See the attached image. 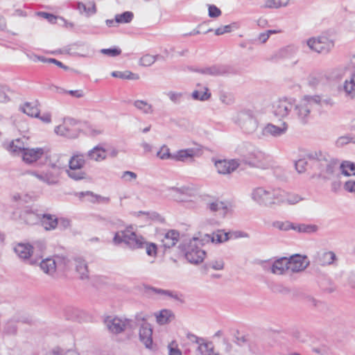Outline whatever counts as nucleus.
I'll return each mask as SVG.
<instances>
[{
	"mask_svg": "<svg viewBox=\"0 0 355 355\" xmlns=\"http://www.w3.org/2000/svg\"><path fill=\"white\" fill-rule=\"evenodd\" d=\"M8 149L12 153L22 154L26 148L24 147L23 141L17 139L10 144Z\"/></svg>",
	"mask_w": 355,
	"mask_h": 355,
	"instance_id": "c9c22d12",
	"label": "nucleus"
},
{
	"mask_svg": "<svg viewBox=\"0 0 355 355\" xmlns=\"http://www.w3.org/2000/svg\"><path fill=\"white\" fill-rule=\"evenodd\" d=\"M155 316L157 322L161 325L168 324L175 319V314L170 309H162Z\"/></svg>",
	"mask_w": 355,
	"mask_h": 355,
	"instance_id": "b1692460",
	"label": "nucleus"
},
{
	"mask_svg": "<svg viewBox=\"0 0 355 355\" xmlns=\"http://www.w3.org/2000/svg\"><path fill=\"white\" fill-rule=\"evenodd\" d=\"M240 164L237 159L218 160L215 162V166L220 174L226 175L234 171Z\"/></svg>",
	"mask_w": 355,
	"mask_h": 355,
	"instance_id": "f8f14e48",
	"label": "nucleus"
},
{
	"mask_svg": "<svg viewBox=\"0 0 355 355\" xmlns=\"http://www.w3.org/2000/svg\"><path fill=\"white\" fill-rule=\"evenodd\" d=\"M112 76H113L114 78H119L121 79H126V80H137L139 78V76L137 74L133 73L129 71H113L112 73Z\"/></svg>",
	"mask_w": 355,
	"mask_h": 355,
	"instance_id": "4c0bfd02",
	"label": "nucleus"
},
{
	"mask_svg": "<svg viewBox=\"0 0 355 355\" xmlns=\"http://www.w3.org/2000/svg\"><path fill=\"white\" fill-rule=\"evenodd\" d=\"M157 155L162 159H173V155L171 154L169 148L166 146H163L161 148V149L157 152Z\"/></svg>",
	"mask_w": 355,
	"mask_h": 355,
	"instance_id": "6e6d98bb",
	"label": "nucleus"
},
{
	"mask_svg": "<svg viewBox=\"0 0 355 355\" xmlns=\"http://www.w3.org/2000/svg\"><path fill=\"white\" fill-rule=\"evenodd\" d=\"M273 227L283 231H287L289 230H293V223H290L288 221L286 222H281V221H276L273 223Z\"/></svg>",
	"mask_w": 355,
	"mask_h": 355,
	"instance_id": "4d7b16f0",
	"label": "nucleus"
},
{
	"mask_svg": "<svg viewBox=\"0 0 355 355\" xmlns=\"http://www.w3.org/2000/svg\"><path fill=\"white\" fill-rule=\"evenodd\" d=\"M191 96L195 100L205 101L210 98L211 93L209 92V89L207 87H205V92H201L198 90H195L193 92Z\"/></svg>",
	"mask_w": 355,
	"mask_h": 355,
	"instance_id": "a19ab883",
	"label": "nucleus"
},
{
	"mask_svg": "<svg viewBox=\"0 0 355 355\" xmlns=\"http://www.w3.org/2000/svg\"><path fill=\"white\" fill-rule=\"evenodd\" d=\"M311 110V105L304 100H302L299 104L294 107V112L302 124L308 123Z\"/></svg>",
	"mask_w": 355,
	"mask_h": 355,
	"instance_id": "ddd939ff",
	"label": "nucleus"
},
{
	"mask_svg": "<svg viewBox=\"0 0 355 355\" xmlns=\"http://www.w3.org/2000/svg\"><path fill=\"white\" fill-rule=\"evenodd\" d=\"M55 261L53 259L46 258L40 262V268L47 274H53L55 271Z\"/></svg>",
	"mask_w": 355,
	"mask_h": 355,
	"instance_id": "2f4dec72",
	"label": "nucleus"
},
{
	"mask_svg": "<svg viewBox=\"0 0 355 355\" xmlns=\"http://www.w3.org/2000/svg\"><path fill=\"white\" fill-rule=\"evenodd\" d=\"M288 129V124L283 122L281 126L275 125L272 123H268L262 130V135L272 136L274 137H280L284 135Z\"/></svg>",
	"mask_w": 355,
	"mask_h": 355,
	"instance_id": "dca6fc26",
	"label": "nucleus"
},
{
	"mask_svg": "<svg viewBox=\"0 0 355 355\" xmlns=\"http://www.w3.org/2000/svg\"><path fill=\"white\" fill-rule=\"evenodd\" d=\"M80 130V121L72 118L65 119L63 124L59 125L55 128V132L57 135L71 139L78 137Z\"/></svg>",
	"mask_w": 355,
	"mask_h": 355,
	"instance_id": "20e7f679",
	"label": "nucleus"
},
{
	"mask_svg": "<svg viewBox=\"0 0 355 355\" xmlns=\"http://www.w3.org/2000/svg\"><path fill=\"white\" fill-rule=\"evenodd\" d=\"M196 153L194 148L180 150L173 156V160L184 162L189 158H193Z\"/></svg>",
	"mask_w": 355,
	"mask_h": 355,
	"instance_id": "c85d7f7f",
	"label": "nucleus"
},
{
	"mask_svg": "<svg viewBox=\"0 0 355 355\" xmlns=\"http://www.w3.org/2000/svg\"><path fill=\"white\" fill-rule=\"evenodd\" d=\"M15 252L22 259L26 260L29 264L35 265L37 259L33 257L31 243H18L15 248Z\"/></svg>",
	"mask_w": 355,
	"mask_h": 355,
	"instance_id": "9b49d317",
	"label": "nucleus"
},
{
	"mask_svg": "<svg viewBox=\"0 0 355 355\" xmlns=\"http://www.w3.org/2000/svg\"><path fill=\"white\" fill-rule=\"evenodd\" d=\"M44 153V150L42 148H28L21 154L23 160L28 163L31 164L37 161Z\"/></svg>",
	"mask_w": 355,
	"mask_h": 355,
	"instance_id": "a211bd4d",
	"label": "nucleus"
},
{
	"mask_svg": "<svg viewBox=\"0 0 355 355\" xmlns=\"http://www.w3.org/2000/svg\"><path fill=\"white\" fill-rule=\"evenodd\" d=\"M207 207L213 212L221 211L223 216H225L227 212L226 204L220 200H215L207 204Z\"/></svg>",
	"mask_w": 355,
	"mask_h": 355,
	"instance_id": "72a5a7b5",
	"label": "nucleus"
},
{
	"mask_svg": "<svg viewBox=\"0 0 355 355\" xmlns=\"http://www.w3.org/2000/svg\"><path fill=\"white\" fill-rule=\"evenodd\" d=\"M46 242L44 240H37L31 243L33 257L37 259L42 258V253L46 250Z\"/></svg>",
	"mask_w": 355,
	"mask_h": 355,
	"instance_id": "5701e85b",
	"label": "nucleus"
},
{
	"mask_svg": "<svg viewBox=\"0 0 355 355\" xmlns=\"http://www.w3.org/2000/svg\"><path fill=\"white\" fill-rule=\"evenodd\" d=\"M236 123L247 134L255 132L259 125L254 112L249 109L243 110L238 113Z\"/></svg>",
	"mask_w": 355,
	"mask_h": 355,
	"instance_id": "7ed1b4c3",
	"label": "nucleus"
},
{
	"mask_svg": "<svg viewBox=\"0 0 355 355\" xmlns=\"http://www.w3.org/2000/svg\"><path fill=\"white\" fill-rule=\"evenodd\" d=\"M134 15L130 11H125L121 14L115 15L114 21L118 24L130 23L133 19Z\"/></svg>",
	"mask_w": 355,
	"mask_h": 355,
	"instance_id": "e433bc0d",
	"label": "nucleus"
},
{
	"mask_svg": "<svg viewBox=\"0 0 355 355\" xmlns=\"http://www.w3.org/2000/svg\"><path fill=\"white\" fill-rule=\"evenodd\" d=\"M46 230H54L58 225V218L51 214H43L40 220Z\"/></svg>",
	"mask_w": 355,
	"mask_h": 355,
	"instance_id": "bb28decb",
	"label": "nucleus"
},
{
	"mask_svg": "<svg viewBox=\"0 0 355 355\" xmlns=\"http://www.w3.org/2000/svg\"><path fill=\"white\" fill-rule=\"evenodd\" d=\"M74 262L76 271L79 274L80 279L82 280H88L89 270L85 260L81 257H76Z\"/></svg>",
	"mask_w": 355,
	"mask_h": 355,
	"instance_id": "aec40b11",
	"label": "nucleus"
},
{
	"mask_svg": "<svg viewBox=\"0 0 355 355\" xmlns=\"http://www.w3.org/2000/svg\"><path fill=\"white\" fill-rule=\"evenodd\" d=\"M306 103H309L311 105V103H314L320 105L322 103V98L320 96L315 95V96H304L302 98Z\"/></svg>",
	"mask_w": 355,
	"mask_h": 355,
	"instance_id": "0e129e2a",
	"label": "nucleus"
},
{
	"mask_svg": "<svg viewBox=\"0 0 355 355\" xmlns=\"http://www.w3.org/2000/svg\"><path fill=\"white\" fill-rule=\"evenodd\" d=\"M159 57V55H151L149 54L144 55L139 60V64L144 67L151 66Z\"/></svg>",
	"mask_w": 355,
	"mask_h": 355,
	"instance_id": "de8ad7c7",
	"label": "nucleus"
},
{
	"mask_svg": "<svg viewBox=\"0 0 355 355\" xmlns=\"http://www.w3.org/2000/svg\"><path fill=\"white\" fill-rule=\"evenodd\" d=\"M303 198L295 193H288L286 192L284 203L288 205H295L297 202L303 200Z\"/></svg>",
	"mask_w": 355,
	"mask_h": 355,
	"instance_id": "3c124183",
	"label": "nucleus"
},
{
	"mask_svg": "<svg viewBox=\"0 0 355 355\" xmlns=\"http://www.w3.org/2000/svg\"><path fill=\"white\" fill-rule=\"evenodd\" d=\"M293 107L292 99L280 98L272 103V112L276 117L283 119L288 115Z\"/></svg>",
	"mask_w": 355,
	"mask_h": 355,
	"instance_id": "423d86ee",
	"label": "nucleus"
},
{
	"mask_svg": "<svg viewBox=\"0 0 355 355\" xmlns=\"http://www.w3.org/2000/svg\"><path fill=\"white\" fill-rule=\"evenodd\" d=\"M39 16H41L45 19H46L49 22L52 24H55L58 17L53 14L45 12H37Z\"/></svg>",
	"mask_w": 355,
	"mask_h": 355,
	"instance_id": "338daca9",
	"label": "nucleus"
},
{
	"mask_svg": "<svg viewBox=\"0 0 355 355\" xmlns=\"http://www.w3.org/2000/svg\"><path fill=\"white\" fill-rule=\"evenodd\" d=\"M271 272L276 275H282L288 270L287 257H281L274 261L271 266Z\"/></svg>",
	"mask_w": 355,
	"mask_h": 355,
	"instance_id": "393cba45",
	"label": "nucleus"
},
{
	"mask_svg": "<svg viewBox=\"0 0 355 355\" xmlns=\"http://www.w3.org/2000/svg\"><path fill=\"white\" fill-rule=\"evenodd\" d=\"M336 260V256L331 251L318 253L316 258L317 263L323 266L334 264Z\"/></svg>",
	"mask_w": 355,
	"mask_h": 355,
	"instance_id": "4be33fe9",
	"label": "nucleus"
},
{
	"mask_svg": "<svg viewBox=\"0 0 355 355\" xmlns=\"http://www.w3.org/2000/svg\"><path fill=\"white\" fill-rule=\"evenodd\" d=\"M17 321L14 320H8L4 327V333L8 335H15L17 331Z\"/></svg>",
	"mask_w": 355,
	"mask_h": 355,
	"instance_id": "c03bdc74",
	"label": "nucleus"
},
{
	"mask_svg": "<svg viewBox=\"0 0 355 355\" xmlns=\"http://www.w3.org/2000/svg\"><path fill=\"white\" fill-rule=\"evenodd\" d=\"M202 347H204L207 352L208 355H219L218 353L214 352V348L211 342L200 343V346H198V350L202 354L203 353Z\"/></svg>",
	"mask_w": 355,
	"mask_h": 355,
	"instance_id": "864d4df0",
	"label": "nucleus"
},
{
	"mask_svg": "<svg viewBox=\"0 0 355 355\" xmlns=\"http://www.w3.org/2000/svg\"><path fill=\"white\" fill-rule=\"evenodd\" d=\"M34 58H35V61L39 60V61H41L43 62L53 63V64H55V65H57L58 67L62 68L64 69H68V67L67 66L64 65L61 62H60L59 60H58L55 58H46L43 56H39V55H34Z\"/></svg>",
	"mask_w": 355,
	"mask_h": 355,
	"instance_id": "09e8293b",
	"label": "nucleus"
},
{
	"mask_svg": "<svg viewBox=\"0 0 355 355\" xmlns=\"http://www.w3.org/2000/svg\"><path fill=\"white\" fill-rule=\"evenodd\" d=\"M87 157L96 162L101 161L106 158V150L103 148L96 146L88 151Z\"/></svg>",
	"mask_w": 355,
	"mask_h": 355,
	"instance_id": "cd10ccee",
	"label": "nucleus"
},
{
	"mask_svg": "<svg viewBox=\"0 0 355 355\" xmlns=\"http://www.w3.org/2000/svg\"><path fill=\"white\" fill-rule=\"evenodd\" d=\"M139 340L146 348L150 349L153 345V328L149 323H143L139 327Z\"/></svg>",
	"mask_w": 355,
	"mask_h": 355,
	"instance_id": "2eb2a0df",
	"label": "nucleus"
},
{
	"mask_svg": "<svg viewBox=\"0 0 355 355\" xmlns=\"http://www.w3.org/2000/svg\"><path fill=\"white\" fill-rule=\"evenodd\" d=\"M289 0H268L266 3L265 8H279L288 5Z\"/></svg>",
	"mask_w": 355,
	"mask_h": 355,
	"instance_id": "49530a36",
	"label": "nucleus"
},
{
	"mask_svg": "<svg viewBox=\"0 0 355 355\" xmlns=\"http://www.w3.org/2000/svg\"><path fill=\"white\" fill-rule=\"evenodd\" d=\"M134 105L145 114H152L153 112L152 105L144 101H135L134 102Z\"/></svg>",
	"mask_w": 355,
	"mask_h": 355,
	"instance_id": "ea45409f",
	"label": "nucleus"
},
{
	"mask_svg": "<svg viewBox=\"0 0 355 355\" xmlns=\"http://www.w3.org/2000/svg\"><path fill=\"white\" fill-rule=\"evenodd\" d=\"M198 237L193 236L189 242L180 245L179 248L184 252L187 260L194 264H198L204 260L206 252L200 248Z\"/></svg>",
	"mask_w": 355,
	"mask_h": 355,
	"instance_id": "f03ea898",
	"label": "nucleus"
},
{
	"mask_svg": "<svg viewBox=\"0 0 355 355\" xmlns=\"http://www.w3.org/2000/svg\"><path fill=\"white\" fill-rule=\"evenodd\" d=\"M168 355H182V352L178 348L175 341L171 343L168 346Z\"/></svg>",
	"mask_w": 355,
	"mask_h": 355,
	"instance_id": "69168bd1",
	"label": "nucleus"
},
{
	"mask_svg": "<svg viewBox=\"0 0 355 355\" xmlns=\"http://www.w3.org/2000/svg\"><path fill=\"white\" fill-rule=\"evenodd\" d=\"M307 45L313 51L320 53H327L334 47V44L325 36H320L317 38L312 37L307 40Z\"/></svg>",
	"mask_w": 355,
	"mask_h": 355,
	"instance_id": "39448f33",
	"label": "nucleus"
},
{
	"mask_svg": "<svg viewBox=\"0 0 355 355\" xmlns=\"http://www.w3.org/2000/svg\"><path fill=\"white\" fill-rule=\"evenodd\" d=\"M231 232H225L223 230H218L214 232L211 236V242L221 243L228 241L230 239Z\"/></svg>",
	"mask_w": 355,
	"mask_h": 355,
	"instance_id": "473e14b6",
	"label": "nucleus"
},
{
	"mask_svg": "<svg viewBox=\"0 0 355 355\" xmlns=\"http://www.w3.org/2000/svg\"><path fill=\"white\" fill-rule=\"evenodd\" d=\"M66 172L70 178L76 181L84 180L87 177V173L81 169L71 170L69 168V170H67Z\"/></svg>",
	"mask_w": 355,
	"mask_h": 355,
	"instance_id": "58836bf2",
	"label": "nucleus"
},
{
	"mask_svg": "<svg viewBox=\"0 0 355 355\" xmlns=\"http://www.w3.org/2000/svg\"><path fill=\"white\" fill-rule=\"evenodd\" d=\"M144 248L146 250V254L150 257H155L157 255V245L154 243H148L145 241Z\"/></svg>",
	"mask_w": 355,
	"mask_h": 355,
	"instance_id": "13d9d810",
	"label": "nucleus"
},
{
	"mask_svg": "<svg viewBox=\"0 0 355 355\" xmlns=\"http://www.w3.org/2000/svg\"><path fill=\"white\" fill-rule=\"evenodd\" d=\"M180 234L178 231L171 230L165 233L164 238L162 239V245L164 248L170 249L173 247L178 241Z\"/></svg>",
	"mask_w": 355,
	"mask_h": 355,
	"instance_id": "412c9836",
	"label": "nucleus"
},
{
	"mask_svg": "<svg viewBox=\"0 0 355 355\" xmlns=\"http://www.w3.org/2000/svg\"><path fill=\"white\" fill-rule=\"evenodd\" d=\"M49 165L51 168L45 172L46 183L48 184H56L64 166L59 162V160L55 163H51Z\"/></svg>",
	"mask_w": 355,
	"mask_h": 355,
	"instance_id": "4468645a",
	"label": "nucleus"
},
{
	"mask_svg": "<svg viewBox=\"0 0 355 355\" xmlns=\"http://www.w3.org/2000/svg\"><path fill=\"white\" fill-rule=\"evenodd\" d=\"M272 189L266 190L263 187H258L253 190L252 198L259 205L265 206H271L276 204V201L272 200Z\"/></svg>",
	"mask_w": 355,
	"mask_h": 355,
	"instance_id": "6e6552de",
	"label": "nucleus"
},
{
	"mask_svg": "<svg viewBox=\"0 0 355 355\" xmlns=\"http://www.w3.org/2000/svg\"><path fill=\"white\" fill-rule=\"evenodd\" d=\"M53 259L55 263V268L65 270L69 266V260L64 256H56Z\"/></svg>",
	"mask_w": 355,
	"mask_h": 355,
	"instance_id": "37998d69",
	"label": "nucleus"
},
{
	"mask_svg": "<svg viewBox=\"0 0 355 355\" xmlns=\"http://www.w3.org/2000/svg\"><path fill=\"white\" fill-rule=\"evenodd\" d=\"M37 101H36L34 103L27 102L24 104L20 110L27 115L38 118L40 115V110L37 107Z\"/></svg>",
	"mask_w": 355,
	"mask_h": 355,
	"instance_id": "c756f323",
	"label": "nucleus"
},
{
	"mask_svg": "<svg viewBox=\"0 0 355 355\" xmlns=\"http://www.w3.org/2000/svg\"><path fill=\"white\" fill-rule=\"evenodd\" d=\"M24 217L25 221L30 225L35 224L40 220V216L39 214H35L31 210H26L24 214Z\"/></svg>",
	"mask_w": 355,
	"mask_h": 355,
	"instance_id": "79ce46f5",
	"label": "nucleus"
},
{
	"mask_svg": "<svg viewBox=\"0 0 355 355\" xmlns=\"http://www.w3.org/2000/svg\"><path fill=\"white\" fill-rule=\"evenodd\" d=\"M58 93H68L71 96L76 97V98H81L84 96L83 92L82 90H69L66 91L64 89L55 87Z\"/></svg>",
	"mask_w": 355,
	"mask_h": 355,
	"instance_id": "680f3d73",
	"label": "nucleus"
},
{
	"mask_svg": "<svg viewBox=\"0 0 355 355\" xmlns=\"http://www.w3.org/2000/svg\"><path fill=\"white\" fill-rule=\"evenodd\" d=\"M344 89L347 94L355 89V73L352 74L349 80H346L345 81Z\"/></svg>",
	"mask_w": 355,
	"mask_h": 355,
	"instance_id": "5fc2aeb1",
	"label": "nucleus"
},
{
	"mask_svg": "<svg viewBox=\"0 0 355 355\" xmlns=\"http://www.w3.org/2000/svg\"><path fill=\"white\" fill-rule=\"evenodd\" d=\"M246 164L255 168L266 169L269 167L268 157L261 151H255L244 158Z\"/></svg>",
	"mask_w": 355,
	"mask_h": 355,
	"instance_id": "0eeeda50",
	"label": "nucleus"
},
{
	"mask_svg": "<svg viewBox=\"0 0 355 355\" xmlns=\"http://www.w3.org/2000/svg\"><path fill=\"white\" fill-rule=\"evenodd\" d=\"M318 227L315 225H307V224H294L293 230L300 232V233H313L318 230Z\"/></svg>",
	"mask_w": 355,
	"mask_h": 355,
	"instance_id": "f704fd0d",
	"label": "nucleus"
},
{
	"mask_svg": "<svg viewBox=\"0 0 355 355\" xmlns=\"http://www.w3.org/2000/svg\"><path fill=\"white\" fill-rule=\"evenodd\" d=\"M113 243L116 245L124 243L128 247L132 250L144 248L145 239L132 231L131 227L117 232L114 238Z\"/></svg>",
	"mask_w": 355,
	"mask_h": 355,
	"instance_id": "f257e3e1",
	"label": "nucleus"
},
{
	"mask_svg": "<svg viewBox=\"0 0 355 355\" xmlns=\"http://www.w3.org/2000/svg\"><path fill=\"white\" fill-rule=\"evenodd\" d=\"M76 8L78 10L80 13H86L87 16L94 15L96 12V8L94 2L89 1L87 5L82 2H78L76 3Z\"/></svg>",
	"mask_w": 355,
	"mask_h": 355,
	"instance_id": "7c9ffc66",
	"label": "nucleus"
},
{
	"mask_svg": "<svg viewBox=\"0 0 355 355\" xmlns=\"http://www.w3.org/2000/svg\"><path fill=\"white\" fill-rule=\"evenodd\" d=\"M294 52V49L292 47L287 46L286 48L280 49L275 55V57L277 59H282L288 58Z\"/></svg>",
	"mask_w": 355,
	"mask_h": 355,
	"instance_id": "603ef678",
	"label": "nucleus"
},
{
	"mask_svg": "<svg viewBox=\"0 0 355 355\" xmlns=\"http://www.w3.org/2000/svg\"><path fill=\"white\" fill-rule=\"evenodd\" d=\"M221 15L220 10L214 5L209 6V16L211 18H216Z\"/></svg>",
	"mask_w": 355,
	"mask_h": 355,
	"instance_id": "774afa93",
	"label": "nucleus"
},
{
	"mask_svg": "<svg viewBox=\"0 0 355 355\" xmlns=\"http://www.w3.org/2000/svg\"><path fill=\"white\" fill-rule=\"evenodd\" d=\"M107 329L114 334H120L125 329V322L118 318L107 317L105 320Z\"/></svg>",
	"mask_w": 355,
	"mask_h": 355,
	"instance_id": "f3484780",
	"label": "nucleus"
},
{
	"mask_svg": "<svg viewBox=\"0 0 355 355\" xmlns=\"http://www.w3.org/2000/svg\"><path fill=\"white\" fill-rule=\"evenodd\" d=\"M84 155L80 153L73 154L69 160V167L71 170L82 169L85 164Z\"/></svg>",
	"mask_w": 355,
	"mask_h": 355,
	"instance_id": "a878e982",
	"label": "nucleus"
},
{
	"mask_svg": "<svg viewBox=\"0 0 355 355\" xmlns=\"http://www.w3.org/2000/svg\"><path fill=\"white\" fill-rule=\"evenodd\" d=\"M308 165V162L305 158L300 159L295 164V168L299 173H302L306 171V166Z\"/></svg>",
	"mask_w": 355,
	"mask_h": 355,
	"instance_id": "e2e57ef3",
	"label": "nucleus"
},
{
	"mask_svg": "<svg viewBox=\"0 0 355 355\" xmlns=\"http://www.w3.org/2000/svg\"><path fill=\"white\" fill-rule=\"evenodd\" d=\"M286 192L279 189H272V200L276 201V204L284 203Z\"/></svg>",
	"mask_w": 355,
	"mask_h": 355,
	"instance_id": "8fccbe9b",
	"label": "nucleus"
},
{
	"mask_svg": "<svg viewBox=\"0 0 355 355\" xmlns=\"http://www.w3.org/2000/svg\"><path fill=\"white\" fill-rule=\"evenodd\" d=\"M341 173L345 176H350L351 174L348 172L347 169L354 171H355V163L349 161H343L340 166Z\"/></svg>",
	"mask_w": 355,
	"mask_h": 355,
	"instance_id": "a18cd8bd",
	"label": "nucleus"
},
{
	"mask_svg": "<svg viewBox=\"0 0 355 355\" xmlns=\"http://www.w3.org/2000/svg\"><path fill=\"white\" fill-rule=\"evenodd\" d=\"M288 269L293 272H297L306 269L309 265L306 261V257L300 254H295L291 256L289 259L287 258Z\"/></svg>",
	"mask_w": 355,
	"mask_h": 355,
	"instance_id": "9d476101",
	"label": "nucleus"
},
{
	"mask_svg": "<svg viewBox=\"0 0 355 355\" xmlns=\"http://www.w3.org/2000/svg\"><path fill=\"white\" fill-rule=\"evenodd\" d=\"M324 168L322 169V172H320L318 178H320L324 180L331 179L334 175L337 168L338 161L337 160H329L327 163H324Z\"/></svg>",
	"mask_w": 355,
	"mask_h": 355,
	"instance_id": "6ab92c4d",
	"label": "nucleus"
},
{
	"mask_svg": "<svg viewBox=\"0 0 355 355\" xmlns=\"http://www.w3.org/2000/svg\"><path fill=\"white\" fill-rule=\"evenodd\" d=\"M101 53L110 57H116L121 53V50L118 47L103 49L101 50Z\"/></svg>",
	"mask_w": 355,
	"mask_h": 355,
	"instance_id": "bf43d9fd",
	"label": "nucleus"
},
{
	"mask_svg": "<svg viewBox=\"0 0 355 355\" xmlns=\"http://www.w3.org/2000/svg\"><path fill=\"white\" fill-rule=\"evenodd\" d=\"M195 72L202 74H207L212 76H220L232 73L233 69L227 65H212L209 67L196 69Z\"/></svg>",
	"mask_w": 355,
	"mask_h": 355,
	"instance_id": "1a4fd4ad",
	"label": "nucleus"
},
{
	"mask_svg": "<svg viewBox=\"0 0 355 355\" xmlns=\"http://www.w3.org/2000/svg\"><path fill=\"white\" fill-rule=\"evenodd\" d=\"M143 214L146 215L150 219L153 220H157V221H164V218L157 212L155 211H151V212H146L140 211L138 212V216Z\"/></svg>",
	"mask_w": 355,
	"mask_h": 355,
	"instance_id": "052dcab7",
	"label": "nucleus"
}]
</instances>
